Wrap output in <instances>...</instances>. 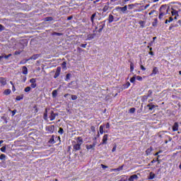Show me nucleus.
Instances as JSON below:
<instances>
[{
  "label": "nucleus",
  "mask_w": 181,
  "mask_h": 181,
  "mask_svg": "<svg viewBox=\"0 0 181 181\" xmlns=\"http://www.w3.org/2000/svg\"><path fill=\"white\" fill-rule=\"evenodd\" d=\"M169 11V7L167 8L166 5H163L160 7V13L158 16L159 19H162L165 16V15H167L168 12Z\"/></svg>",
  "instance_id": "f257e3e1"
},
{
  "label": "nucleus",
  "mask_w": 181,
  "mask_h": 181,
  "mask_svg": "<svg viewBox=\"0 0 181 181\" xmlns=\"http://www.w3.org/2000/svg\"><path fill=\"white\" fill-rule=\"evenodd\" d=\"M83 144V140L80 139V137L78 138V142L75 145H74V149L75 151H80L81 148V144Z\"/></svg>",
  "instance_id": "f03ea898"
},
{
  "label": "nucleus",
  "mask_w": 181,
  "mask_h": 181,
  "mask_svg": "<svg viewBox=\"0 0 181 181\" xmlns=\"http://www.w3.org/2000/svg\"><path fill=\"white\" fill-rule=\"evenodd\" d=\"M127 9H128V6H124V7H119V6L116 7V11H117V12H122V13H124V12H127Z\"/></svg>",
  "instance_id": "7ed1b4c3"
},
{
  "label": "nucleus",
  "mask_w": 181,
  "mask_h": 181,
  "mask_svg": "<svg viewBox=\"0 0 181 181\" xmlns=\"http://www.w3.org/2000/svg\"><path fill=\"white\" fill-rule=\"evenodd\" d=\"M60 71H62V68H60V66H58L54 76V78H57L59 76H60Z\"/></svg>",
  "instance_id": "20e7f679"
},
{
  "label": "nucleus",
  "mask_w": 181,
  "mask_h": 181,
  "mask_svg": "<svg viewBox=\"0 0 181 181\" xmlns=\"http://www.w3.org/2000/svg\"><path fill=\"white\" fill-rule=\"evenodd\" d=\"M30 83H31V88H36V86H37L36 84V78H31L30 80Z\"/></svg>",
  "instance_id": "39448f33"
},
{
  "label": "nucleus",
  "mask_w": 181,
  "mask_h": 181,
  "mask_svg": "<svg viewBox=\"0 0 181 181\" xmlns=\"http://www.w3.org/2000/svg\"><path fill=\"white\" fill-rule=\"evenodd\" d=\"M107 141H108V134H105L102 140L103 145H107Z\"/></svg>",
  "instance_id": "423d86ee"
},
{
  "label": "nucleus",
  "mask_w": 181,
  "mask_h": 181,
  "mask_svg": "<svg viewBox=\"0 0 181 181\" xmlns=\"http://www.w3.org/2000/svg\"><path fill=\"white\" fill-rule=\"evenodd\" d=\"M138 179H139V177L136 175H133L129 177V181H135L138 180Z\"/></svg>",
  "instance_id": "0eeeda50"
},
{
  "label": "nucleus",
  "mask_w": 181,
  "mask_h": 181,
  "mask_svg": "<svg viewBox=\"0 0 181 181\" xmlns=\"http://www.w3.org/2000/svg\"><path fill=\"white\" fill-rule=\"evenodd\" d=\"M107 11H110V3H107L103 8V12H107Z\"/></svg>",
  "instance_id": "6e6552de"
},
{
  "label": "nucleus",
  "mask_w": 181,
  "mask_h": 181,
  "mask_svg": "<svg viewBox=\"0 0 181 181\" xmlns=\"http://www.w3.org/2000/svg\"><path fill=\"white\" fill-rule=\"evenodd\" d=\"M38 58H39V54H35V55H33L32 57H30V59H26L25 62H29V60H36Z\"/></svg>",
  "instance_id": "1a4fd4ad"
},
{
  "label": "nucleus",
  "mask_w": 181,
  "mask_h": 181,
  "mask_svg": "<svg viewBox=\"0 0 181 181\" xmlns=\"http://www.w3.org/2000/svg\"><path fill=\"white\" fill-rule=\"evenodd\" d=\"M0 83L2 86H6V78L4 77H0Z\"/></svg>",
  "instance_id": "9d476101"
},
{
  "label": "nucleus",
  "mask_w": 181,
  "mask_h": 181,
  "mask_svg": "<svg viewBox=\"0 0 181 181\" xmlns=\"http://www.w3.org/2000/svg\"><path fill=\"white\" fill-rule=\"evenodd\" d=\"M95 143H93V144L90 145H86V149H88V151H90V149H94V148H95Z\"/></svg>",
  "instance_id": "9b49d317"
},
{
  "label": "nucleus",
  "mask_w": 181,
  "mask_h": 181,
  "mask_svg": "<svg viewBox=\"0 0 181 181\" xmlns=\"http://www.w3.org/2000/svg\"><path fill=\"white\" fill-rule=\"evenodd\" d=\"M56 115H57V114H55L53 111L51 112V115L49 116V119L50 121H53L54 120V119L56 118Z\"/></svg>",
  "instance_id": "f8f14e48"
},
{
  "label": "nucleus",
  "mask_w": 181,
  "mask_h": 181,
  "mask_svg": "<svg viewBox=\"0 0 181 181\" xmlns=\"http://www.w3.org/2000/svg\"><path fill=\"white\" fill-rule=\"evenodd\" d=\"M120 0H110V4L111 5H119Z\"/></svg>",
  "instance_id": "ddd939ff"
},
{
  "label": "nucleus",
  "mask_w": 181,
  "mask_h": 181,
  "mask_svg": "<svg viewBox=\"0 0 181 181\" xmlns=\"http://www.w3.org/2000/svg\"><path fill=\"white\" fill-rule=\"evenodd\" d=\"M177 129H179V124H177V122H175L173 126V131L175 132L177 131Z\"/></svg>",
  "instance_id": "4468645a"
},
{
  "label": "nucleus",
  "mask_w": 181,
  "mask_h": 181,
  "mask_svg": "<svg viewBox=\"0 0 181 181\" xmlns=\"http://www.w3.org/2000/svg\"><path fill=\"white\" fill-rule=\"evenodd\" d=\"M171 9H172L171 13L173 16H179V12H177V11L175 10L174 8H171Z\"/></svg>",
  "instance_id": "2eb2a0df"
},
{
  "label": "nucleus",
  "mask_w": 181,
  "mask_h": 181,
  "mask_svg": "<svg viewBox=\"0 0 181 181\" xmlns=\"http://www.w3.org/2000/svg\"><path fill=\"white\" fill-rule=\"evenodd\" d=\"M108 22L109 23H112V22H114V16H112V14L109 15Z\"/></svg>",
  "instance_id": "dca6fc26"
},
{
  "label": "nucleus",
  "mask_w": 181,
  "mask_h": 181,
  "mask_svg": "<svg viewBox=\"0 0 181 181\" xmlns=\"http://www.w3.org/2000/svg\"><path fill=\"white\" fill-rule=\"evenodd\" d=\"M104 127H105L104 125H100L99 127V132L101 135L104 134Z\"/></svg>",
  "instance_id": "f3484780"
},
{
  "label": "nucleus",
  "mask_w": 181,
  "mask_h": 181,
  "mask_svg": "<svg viewBox=\"0 0 181 181\" xmlns=\"http://www.w3.org/2000/svg\"><path fill=\"white\" fill-rule=\"evenodd\" d=\"M153 179H155V174H153V173H150L148 180H152Z\"/></svg>",
  "instance_id": "a211bd4d"
},
{
  "label": "nucleus",
  "mask_w": 181,
  "mask_h": 181,
  "mask_svg": "<svg viewBox=\"0 0 181 181\" xmlns=\"http://www.w3.org/2000/svg\"><path fill=\"white\" fill-rule=\"evenodd\" d=\"M147 107H148V110L150 111H152V110H153L156 106H155V105L149 104Z\"/></svg>",
  "instance_id": "6ab92c4d"
},
{
  "label": "nucleus",
  "mask_w": 181,
  "mask_h": 181,
  "mask_svg": "<svg viewBox=\"0 0 181 181\" xmlns=\"http://www.w3.org/2000/svg\"><path fill=\"white\" fill-rule=\"evenodd\" d=\"M23 74H28V68L26 66H23Z\"/></svg>",
  "instance_id": "aec40b11"
},
{
  "label": "nucleus",
  "mask_w": 181,
  "mask_h": 181,
  "mask_svg": "<svg viewBox=\"0 0 181 181\" xmlns=\"http://www.w3.org/2000/svg\"><path fill=\"white\" fill-rule=\"evenodd\" d=\"M52 97L53 98H56L57 97V90H54L52 91Z\"/></svg>",
  "instance_id": "412c9836"
},
{
  "label": "nucleus",
  "mask_w": 181,
  "mask_h": 181,
  "mask_svg": "<svg viewBox=\"0 0 181 181\" xmlns=\"http://www.w3.org/2000/svg\"><path fill=\"white\" fill-rule=\"evenodd\" d=\"M158 74V68L156 66H154L153 69V72L151 74V76L152 74Z\"/></svg>",
  "instance_id": "4be33fe9"
},
{
  "label": "nucleus",
  "mask_w": 181,
  "mask_h": 181,
  "mask_svg": "<svg viewBox=\"0 0 181 181\" xmlns=\"http://www.w3.org/2000/svg\"><path fill=\"white\" fill-rule=\"evenodd\" d=\"M139 24L140 25L141 28H145V21H139Z\"/></svg>",
  "instance_id": "5701e85b"
},
{
  "label": "nucleus",
  "mask_w": 181,
  "mask_h": 181,
  "mask_svg": "<svg viewBox=\"0 0 181 181\" xmlns=\"http://www.w3.org/2000/svg\"><path fill=\"white\" fill-rule=\"evenodd\" d=\"M0 159L1 160H5V159H6V156L5 154L0 155Z\"/></svg>",
  "instance_id": "b1692460"
},
{
  "label": "nucleus",
  "mask_w": 181,
  "mask_h": 181,
  "mask_svg": "<svg viewBox=\"0 0 181 181\" xmlns=\"http://www.w3.org/2000/svg\"><path fill=\"white\" fill-rule=\"evenodd\" d=\"M66 62H64L62 64V69L64 70H67V66H66Z\"/></svg>",
  "instance_id": "393cba45"
},
{
  "label": "nucleus",
  "mask_w": 181,
  "mask_h": 181,
  "mask_svg": "<svg viewBox=\"0 0 181 181\" xmlns=\"http://www.w3.org/2000/svg\"><path fill=\"white\" fill-rule=\"evenodd\" d=\"M146 154L147 155H151V152H152V147H150L149 148H148L146 151Z\"/></svg>",
  "instance_id": "a878e982"
},
{
  "label": "nucleus",
  "mask_w": 181,
  "mask_h": 181,
  "mask_svg": "<svg viewBox=\"0 0 181 181\" xmlns=\"http://www.w3.org/2000/svg\"><path fill=\"white\" fill-rule=\"evenodd\" d=\"M0 151L1 152H4V153H5L6 152V146H3L0 148Z\"/></svg>",
  "instance_id": "bb28decb"
},
{
  "label": "nucleus",
  "mask_w": 181,
  "mask_h": 181,
  "mask_svg": "<svg viewBox=\"0 0 181 181\" xmlns=\"http://www.w3.org/2000/svg\"><path fill=\"white\" fill-rule=\"evenodd\" d=\"M96 15H97V14L93 13V14L91 16V17H90V21H91L92 23L94 22V18H95Z\"/></svg>",
  "instance_id": "cd10ccee"
},
{
  "label": "nucleus",
  "mask_w": 181,
  "mask_h": 181,
  "mask_svg": "<svg viewBox=\"0 0 181 181\" xmlns=\"http://www.w3.org/2000/svg\"><path fill=\"white\" fill-rule=\"evenodd\" d=\"M135 80H136V76H134L132 78H130V82L135 83Z\"/></svg>",
  "instance_id": "c85d7f7f"
},
{
  "label": "nucleus",
  "mask_w": 181,
  "mask_h": 181,
  "mask_svg": "<svg viewBox=\"0 0 181 181\" xmlns=\"http://www.w3.org/2000/svg\"><path fill=\"white\" fill-rule=\"evenodd\" d=\"M11 90L10 89H6L5 91H4V94H6V95H8V94H11Z\"/></svg>",
  "instance_id": "c756f323"
},
{
  "label": "nucleus",
  "mask_w": 181,
  "mask_h": 181,
  "mask_svg": "<svg viewBox=\"0 0 181 181\" xmlns=\"http://www.w3.org/2000/svg\"><path fill=\"white\" fill-rule=\"evenodd\" d=\"M129 112H130V114H134V112H135V107L130 108Z\"/></svg>",
  "instance_id": "7c9ffc66"
},
{
  "label": "nucleus",
  "mask_w": 181,
  "mask_h": 181,
  "mask_svg": "<svg viewBox=\"0 0 181 181\" xmlns=\"http://www.w3.org/2000/svg\"><path fill=\"white\" fill-rule=\"evenodd\" d=\"M30 90H32V88L30 87H26L25 89H24V91L25 93H29V91H30Z\"/></svg>",
  "instance_id": "2f4dec72"
},
{
  "label": "nucleus",
  "mask_w": 181,
  "mask_h": 181,
  "mask_svg": "<svg viewBox=\"0 0 181 181\" xmlns=\"http://www.w3.org/2000/svg\"><path fill=\"white\" fill-rule=\"evenodd\" d=\"M50 21H53V18L52 17L45 18V22H50Z\"/></svg>",
  "instance_id": "473e14b6"
},
{
  "label": "nucleus",
  "mask_w": 181,
  "mask_h": 181,
  "mask_svg": "<svg viewBox=\"0 0 181 181\" xmlns=\"http://www.w3.org/2000/svg\"><path fill=\"white\" fill-rule=\"evenodd\" d=\"M130 71H134V63L132 62L130 64Z\"/></svg>",
  "instance_id": "72a5a7b5"
},
{
  "label": "nucleus",
  "mask_w": 181,
  "mask_h": 181,
  "mask_svg": "<svg viewBox=\"0 0 181 181\" xmlns=\"http://www.w3.org/2000/svg\"><path fill=\"white\" fill-rule=\"evenodd\" d=\"M131 86V83L129 82H127L126 84L124 85V88H128Z\"/></svg>",
  "instance_id": "f704fd0d"
},
{
  "label": "nucleus",
  "mask_w": 181,
  "mask_h": 181,
  "mask_svg": "<svg viewBox=\"0 0 181 181\" xmlns=\"http://www.w3.org/2000/svg\"><path fill=\"white\" fill-rule=\"evenodd\" d=\"M92 39H94V36L91 35H88L87 40H92Z\"/></svg>",
  "instance_id": "c9c22d12"
},
{
  "label": "nucleus",
  "mask_w": 181,
  "mask_h": 181,
  "mask_svg": "<svg viewBox=\"0 0 181 181\" xmlns=\"http://www.w3.org/2000/svg\"><path fill=\"white\" fill-rule=\"evenodd\" d=\"M134 6H135V4H129L128 9H134Z\"/></svg>",
  "instance_id": "e433bc0d"
},
{
  "label": "nucleus",
  "mask_w": 181,
  "mask_h": 181,
  "mask_svg": "<svg viewBox=\"0 0 181 181\" xmlns=\"http://www.w3.org/2000/svg\"><path fill=\"white\" fill-rule=\"evenodd\" d=\"M44 119H47V109H46L45 112L44 113Z\"/></svg>",
  "instance_id": "4c0bfd02"
},
{
  "label": "nucleus",
  "mask_w": 181,
  "mask_h": 181,
  "mask_svg": "<svg viewBox=\"0 0 181 181\" xmlns=\"http://www.w3.org/2000/svg\"><path fill=\"white\" fill-rule=\"evenodd\" d=\"M16 100L17 101H21V100H23V96H17Z\"/></svg>",
  "instance_id": "58836bf2"
},
{
  "label": "nucleus",
  "mask_w": 181,
  "mask_h": 181,
  "mask_svg": "<svg viewBox=\"0 0 181 181\" xmlns=\"http://www.w3.org/2000/svg\"><path fill=\"white\" fill-rule=\"evenodd\" d=\"M71 100H72L73 101L77 100V95H71Z\"/></svg>",
  "instance_id": "ea45409f"
},
{
  "label": "nucleus",
  "mask_w": 181,
  "mask_h": 181,
  "mask_svg": "<svg viewBox=\"0 0 181 181\" xmlns=\"http://www.w3.org/2000/svg\"><path fill=\"white\" fill-rule=\"evenodd\" d=\"M58 132L60 134V135H63V132H64V131L63 130V128H59Z\"/></svg>",
  "instance_id": "a19ab883"
},
{
  "label": "nucleus",
  "mask_w": 181,
  "mask_h": 181,
  "mask_svg": "<svg viewBox=\"0 0 181 181\" xmlns=\"http://www.w3.org/2000/svg\"><path fill=\"white\" fill-rule=\"evenodd\" d=\"M23 50H19V51H16L14 54L16 56L18 54H21V53L23 52Z\"/></svg>",
  "instance_id": "79ce46f5"
},
{
  "label": "nucleus",
  "mask_w": 181,
  "mask_h": 181,
  "mask_svg": "<svg viewBox=\"0 0 181 181\" xmlns=\"http://www.w3.org/2000/svg\"><path fill=\"white\" fill-rule=\"evenodd\" d=\"M136 79L138 80V81H142L141 76H136Z\"/></svg>",
  "instance_id": "37998d69"
},
{
  "label": "nucleus",
  "mask_w": 181,
  "mask_h": 181,
  "mask_svg": "<svg viewBox=\"0 0 181 181\" xmlns=\"http://www.w3.org/2000/svg\"><path fill=\"white\" fill-rule=\"evenodd\" d=\"M104 26H105V25H100L99 33L103 31V29H104Z\"/></svg>",
  "instance_id": "c03bdc74"
},
{
  "label": "nucleus",
  "mask_w": 181,
  "mask_h": 181,
  "mask_svg": "<svg viewBox=\"0 0 181 181\" xmlns=\"http://www.w3.org/2000/svg\"><path fill=\"white\" fill-rule=\"evenodd\" d=\"M101 168H103V169H107V168H108V166H107V165H104V164H101Z\"/></svg>",
  "instance_id": "a18cd8bd"
},
{
  "label": "nucleus",
  "mask_w": 181,
  "mask_h": 181,
  "mask_svg": "<svg viewBox=\"0 0 181 181\" xmlns=\"http://www.w3.org/2000/svg\"><path fill=\"white\" fill-rule=\"evenodd\" d=\"M141 69L143 70V71H145L146 70V68L144 65H141Z\"/></svg>",
  "instance_id": "49530a36"
},
{
  "label": "nucleus",
  "mask_w": 181,
  "mask_h": 181,
  "mask_svg": "<svg viewBox=\"0 0 181 181\" xmlns=\"http://www.w3.org/2000/svg\"><path fill=\"white\" fill-rule=\"evenodd\" d=\"M4 29H5V27H4V25L0 24V32H1V30H4Z\"/></svg>",
  "instance_id": "de8ad7c7"
},
{
  "label": "nucleus",
  "mask_w": 181,
  "mask_h": 181,
  "mask_svg": "<svg viewBox=\"0 0 181 181\" xmlns=\"http://www.w3.org/2000/svg\"><path fill=\"white\" fill-rule=\"evenodd\" d=\"M90 129H91L92 132H95V127L94 126H92L90 127Z\"/></svg>",
  "instance_id": "09e8293b"
},
{
  "label": "nucleus",
  "mask_w": 181,
  "mask_h": 181,
  "mask_svg": "<svg viewBox=\"0 0 181 181\" xmlns=\"http://www.w3.org/2000/svg\"><path fill=\"white\" fill-rule=\"evenodd\" d=\"M81 47H83L84 49H86V47H87V44H81Z\"/></svg>",
  "instance_id": "8fccbe9b"
},
{
  "label": "nucleus",
  "mask_w": 181,
  "mask_h": 181,
  "mask_svg": "<svg viewBox=\"0 0 181 181\" xmlns=\"http://www.w3.org/2000/svg\"><path fill=\"white\" fill-rule=\"evenodd\" d=\"M11 56H12V54H8V55H6V56H4V59H9V57H11Z\"/></svg>",
  "instance_id": "3c124183"
},
{
  "label": "nucleus",
  "mask_w": 181,
  "mask_h": 181,
  "mask_svg": "<svg viewBox=\"0 0 181 181\" xmlns=\"http://www.w3.org/2000/svg\"><path fill=\"white\" fill-rule=\"evenodd\" d=\"M168 21L169 23H170V22H173V18L170 17Z\"/></svg>",
  "instance_id": "603ef678"
},
{
  "label": "nucleus",
  "mask_w": 181,
  "mask_h": 181,
  "mask_svg": "<svg viewBox=\"0 0 181 181\" xmlns=\"http://www.w3.org/2000/svg\"><path fill=\"white\" fill-rule=\"evenodd\" d=\"M148 97L149 95H152V90H149L148 92Z\"/></svg>",
  "instance_id": "864d4df0"
},
{
  "label": "nucleus",
  "mask_w": 181,
  "mask_h": 181,
  "mask_svg": "<svg viewBox=\"0 0 181 181\" xmlns=\"http://www.w3.org/2000/svg\"><path fill=\"white\" fill-rule=\"evenodd\" d=\"M12 90L13 92L16 91V88H15V86L14 85H13V86H12Z\"/></svg>",
  "instance_id": "5fc2aeb1"
},
{
  "label": "nucleus",
  "mask_w": 181,
  "mask_h": 181,
  "mask_svg": "<svg viewBox=\"0 0 181 181\" xmlns=\"http://www.w3.org/2000/svg\"><path fill=\"white\" fill-rule=\"evenodd\" d=\"M115 170L119 171V170H120V169H119V168L112 169V170H111V172H112V171H115Z\"/></svg>",
  "instance_id": "6e6d98bb"
},
{
  "label": "nucleus",
  "mask_w": 181,
  "mask_h": 181,
  "mask_svg": "<svg viewBox=\"0 0 181 181\" xmlns=\"http://www.w3.org/2000/svg\"><path fill=\"white\" fill-rule=\"evenodd\" d=\"M106 128L107 129H110V123L106 124Z\"/></svg>",
  "instance_id": "4d7b16f0"
},
{
  "label": "nucleus",
  "mask_w": 181,
  "mask_h": 181,
  "mask_svg": "<svg viewBox=\"0 0 181 181\" xmlns=\"http://www.w3.org/2000/svg\"><path fill=\"white\" fill-rule=\"evenodd\" d=\"M55 35H57V36H62V33H55Z\"/></svg>",
  "instance_id": "13d9d810"
},
{
  "label": "nucleus",
  "mask_w": 181,
  "mask_h": 181,
  "mask_svg": "<svg viewBox=\"0 0 181 181\" xmlns=\"http://www.w3.org/2000/svg\"><path fill=\"white\" fill-rule=\"evenodd\" d=\"M117 149V147H113V148L112 149V152H115Z\"/></svg>",
  "instance_id": "bf43d9fd"
},
{
  "label": "nucleus",
  "mask_w": 181,
  "mask_h": 181,
  "mask_svg": "<svg viewBox=\"0 0 181 181\" xmlns=\"http://www.w3.org/2000/svg\"><path fill=\"white\" fill-rule=\"evenodd\" d=\"M12 114H13V116L15 115V114H16V110H13Z\"/></svg>",
  "instance_id": "052dcab7"
},
{
  "label": "nucleus",
  "mask_w": 181,
  "mask_h": 181,
  "mask_svg": "<svg viewBox=\"0 0 181 181\" xmlns=\"http://www.w3.org/2000/svg\"><path fill=\"white\" fill-rule=\"evenodd\" d=\"M68 95H70V94L66 93V94H65V95H64V97L65 98H66Z\"/></svg>",
  "instance_id": "680f3d73"
},
{
  "label": "nucleus",
  "mask_w": 181,
  "mask_h": 181,
  "mask_svg": "<svg viewBox=\"0 0 181 181\" xmlns=\"http://www.w3.org/2000/svg\"><path fill=\"white\" fill-rule=\"evenodd\" d=\"M66 78H70V74H66Z\"/></svg>",
  "instance_id": "e2e57ef3"
},
{
  "label": "nucleus",
  "mask_w": 181,
  "mask_h": 181,
  "mask_svg": "<svg viewBox=\"0 0 181 181\" xmlns=\"http://www.w3.org/2000/svg\"><path fill=\"white\" fill-rule=\"evenodd\" d=\"M97 2H100V0H96L93 1V4H97Z\"/></svg>",
  "instance_id": "0e129e2a"
},
{
  "label": "nucleus",
  "mask_w": 181,
  "mask_h": 181,
  "mask_svg": "<svg viewBox=\"0 0 181 181\" xmlns=\"http://www.w3.org/2000/svg\"><path fill=\"white\" fill-rule=\"evenodd\" d=\"M148 54H151V56H153V52H150Z\"/></svg>",
  "instance_id": "69168bd1"
},
{
  "label": "nucleus",
  "mask_w": 181,
  "mask_h": 181,
  "mask_svg": "<svg viewBox=\"0 0 181 181\" xmlns=\"http://www.w3.org/2000/svg\"><path fill=\"white\" fill-rule=\"evenodd\" d=\"M25 81H26V76H25L23 78V83H25Z\"/></svg>",
  "instance_id": "338daca9"
},
{
  "label": "nucleus",
  "mask_w": 181,
  "mask_h": 181,
  "mask_svg": "<svg viewBox=\"0 0 181 181\" xmlns=\"http://www.w3.org/2000/svg\"><path fill=\"white\" fill-rule=\"evenodd\" d=\"M155 162H156V160H153L151 161V163H155Z\"/></svg>",
  "instance_id": "774afa93"
}]
</instances>
